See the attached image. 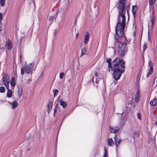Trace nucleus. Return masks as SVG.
<instances>
[{"label":"nucleus","mask_w":157,"mask_h":157,"mask_svg":"<svg viewBox=\"0 0 157 157\" xmlns=\"http://www.w3.org/2000/svg\"><path fill=\"white\" fill-rule=\"evenodd\" d=\"M78 35H79L78 33H77L76 34V39L78 37Z\"/></svg>","instance_id":"ea45409f"},{"label":"nucleus","mask_w":157,"mask_h":157,"mask_svg":"<svg viewBox=\"0 0 157 157\" xmlns=\"http://www.w3.org/2000/svg\"><path fill=\"white\" fill-rule=\"evenodd\" d=\"M3 82L7 81V80H9L7 79V78H6L7 77V75L6 74H5V73L4 74V73H3Z\"/></svg>","instance_id":"aec40b11"},{"label":"nucleus","mask_w":157,"mask_h":157,"mask_svg":"<svg viewBox=\"0 0 157 157\" xmlns=\"http://www.w3.org/2000/svg\"><path fill=\"white\" fill-rule=\"evenodd\" d=\"M58 90L56 89H54L53 90V92L54 93V97L56 96V94L58 92Z\"/></svg>","instance_id":"393cba45"},{"label":"nucleus","mask_w":157,"mask_h":157,"mask_svg":"<svg viewBox=\"0 0 157 157\" xmlns=\"http://www.w3.org/2000/svg\"><path fill=\"white\" fill-rule=\"evenodd\" d=\"M126 2V0H120L119 1L118 6L119 13L118 17V22L116 29V34L119 37H121L124 34L126 19L125 16L126 13L125 4Z\"/></svg>","instance_id":"f257e3e1"},{"label":"nucleus","mask_w":157,"mask_h":157,"mask_svg":"<svg viewBox=\"0 0 157 157\" xmlns=\"http://www.w3.org/2000/svg\"><path fill=\"white\" fill-rule=\"evenodd\" d=\"M34 62H32L29 64H27L26 62H25L24 67H22L21 69V74L22 75H23L24 73L25 72L27 74L31 73H32V70L34 67Z\"/></svg>","instance_id":"20e7f679"},{"label":"nucleus","mask_w":157,"mask_h":157,"mask_svg":"<svg viewBox=\"0 0 157 157\" xmlns=\"http://www.w3.org/2000/svg\"><path fill=\"white\" fill-rule=\"evenodd\" d=\"M31 79H29L28 80V82H31Z\"/></svg>","instance_id":"79ce46f5"},{"label":"nucleus","mask_w":157,"mask_h":157,"mask_svg":"<svg viewBox=\"0 0 157 157\" xmlns=\"http://www.w3.org/2000/svg\"><path fill=\"white\" fill-rule=\"evenodd\" d=\"M108 145L110 146H113L114 145L113 141L112 139H109L108 141Z\"/></svg>","instance_id":"dca6fc26"},{"label":"nucleus","mask_w":157,"mask_h":157,"mask_svg":"<svg viewBox=\"0 0 157 157\" xmlns=\"http://www.w3.org/2000/svg\"><path fill=\"white\" fill-rule=\"evenodd\" d=\"M105 153L103 157H107V152L106 151V148L105 147Z\"/></svg>","instance_id":"473e14b6"},{"label":"nucleus","mask_w":157,"mask_h":157,"mask_svg":"<svg viewBox=\"0 0 157 157\" xmlns=\"http://www.w3.org/2000/svg\"><path fill=\"white\" fill-rule=\"evenodd\" d=\"M155 0H149V5L150 6L153 5L155 2Z\"/></svg>","instance_id":"412c9836"},{"label":"nucleus","mask_w":157,"mask_h":157,"mask_svg":"<svg viewBox=\"0 0 157 157\" xmlns=\"http://www.w3.org/2000/svg\"><path fill=\"white\" fill-rule=\"evenodd\" d=\"M5 90V87L3 86H1L0 87V92L3 93L4 92Z\"/></svg>","instance_id":"5701e85b"},{"label":"nucleus","mask_w":157,"mask_h":157,"mask_svg":"<svg viewBox=\"0 0 157 157\" xmlns=\"http://www.w3.org/2000/svg\"><path fill=\"white\" fill-rule=\"evenodd\" d=\"M115 143L117 147L120 143V142L121 141V139L118 137H117L116 136L114 137Z\"/></svg>","instance_id":"9d476101"},{"label":"nucleus","mask_w":157,"mask_h":157,"mask_svg":"<svg viewBox=\"0 0 157 157\" xmlns=\"http://www.w3.org/2000/svg\"><path fill=\"white\" fill-rule=\"evenodd\" d=\"M42 75H40V77H41V78H42Z\"/></svg>","instance_id":"a18cd8bd"},{"label":"nucleus","mask_w":157,"mask_h":157,"mask_svg":"<svg viewBox=\"0 0 157 157\" xmlns=\"http://www.w3.org/2000/svg\"><path fill=\"white\" fill-rule=\"evenodd\" d=\"M148 66L149 67L152 66V63L151 61H149L148 62Z\"/></svg>","instance_id":"2f4dec72"},{"label":"nucleus","mask_w":157,"mask_h":157,"mask_svg":"<svg viewBox=\"0 0 157 157\" xmlns=\"http://www.w3.org/2000/svg\"><path fill=\"white\" fill-rule=\"evenodd\" d=\"M140 96V91L138 90L137 91L136 94L135 96V100L136 102H138L139 101Z\"/></svg>","instance_id":"1a4fd4ad"},{"label":"nucleus","mask_w":157,"mask_h":157,"mask_svg":"<svg viewBox=\"0 0 157 157\" xmlns=\"http://www.w3.org/2000/svg\"><path fill=\"white\" fill-rule=\"evenodd\" d=\"M57 105H58L57 104H56V108H55V110H54V114H53V116L54 117L55 116V114L56 113L57 109L58 108V107H57Z\"/></svg>","instance_id":"c85d7f7f"},{"label":"nucleus","mask_w":157,"mask_h":157,"mask_svg":"<svg viewBox=\"0 0 157 157\" xmlns=\"http://www.w3.org/2000/svg\"><path fill=\"white\" fill-rule=\"evenodd\" d=\"M15 67V70L16 71V68H17V66H16V65L15 63H14L13 64V68Z\"/></svg>","instance_id":"e433bc0d"},{"label":"nucleus","mask_w":157,"mask_h":157,"mask_svg":"<svg viewBox=\"0 0 157 157\" xmlns=\"http://www.w3.org/2000/svg\"><path fill=\"white\" fill-rule=\"evenodd\" d=\"M90 36L89 33L88 32H86L85 33V35L84 37V43L85 44H87L88 41L89 40Z\"/></svg>","instance_id":"39448f33"},{"label":"nucleus","mask_w":157,"mask_h":157,"mask_svg":"<svg viewBox=\"0 0 157 157\" xmlns=\"http://www.w3.org/2000/svg\"><path fill=\"white\" fill-rule=\"evenodd\" d=\"M2 14L0 13V21L2 19Z\"/></svg>","instance_id":"4c0bfd02"},{"label":"nucleus","mask_w":157,"mask_h":157,"mask_svg":"<svg viewBox=\"0 0 157 157\" xmlns=\"http://www.w3.org/2000/svg\"><path fill=\"white\" fill-rule=\"evenodd\" d=\"M153 84L155 85V86L157 85V77H156L154 80Z\"/></svg>","instance_id":"b1692460"},{"label":"nucleus","mask_w":157,"mask_h":157,"mask_svg":"<svg viewBox=\"0 0 157 157\" xmlns=\"http://www.w3.org/2000/svg\"><path fill=\"white\" fill-rule=\"evenodd\" d=\"M8 90L7 96L8 98H10L12 96V91L10 89H8Z\"/></svg>","instance_id":"a211bd4d"},{"label":"nucleus","mask_w":157,"mask_h":157,"mask_svg":"<svg viewBox=\"0 0 157 157\" xmlns=\"http://www.w3.org/2000/svg\"><path fill=\"white\" fill-rule=\"evenodd\" d=\"M6 46L7 47L8 50H10L12 48V43L10 40H9L6 42Z\"/></svg>","instance_id":"6e6552de"},{"label":"nucleus","mask_w":157,"mask_h":157,"mask_svg":"<svg viewBox=\"0 0 157 157\" xmlns=\"http://www.w3.org/2000/svg\"><path fill=\"white\" fill-rule=\"evenodd\" d=\"M5 86L7 89H9V81L7 80V81L4 82Z\"/></svg>","instance_id":"6ab92c4d"},{"label":"nucleus","mask_w":157,"mask_h":157,"mask_svg":"<svg viewBox=\"0 0 157 157\" xmlns=\"http://www.w3.org/2000/svg\"><path fill=\"white\" fill-rule=\"evenodd\" d=\"M150 71H151L153 72V68L152 67V66L151 67H150Z\"/></svg>","instance_id":"c9c22d12"},{"label":"nucleus","mask_w":157,"mask_h":157,"mask_svg":"<svg viewBox=\"0 0 157 157\" xmlns=\"http://www.w3.org/2000/svg\"><path fill=\"white\" fill-rule=\"evenodd\" d=\"M4 0H0V5L2 6H3L4 5Z\"/></svg>","instance_id":"bb28decb"},{"label":"nucleus","mask_w":157,"mask_h":157,"mask_svg":"<svg viewBox=\"0 0 157 157\" xmlns=\"http://www.w3.org/2000/svg\"><path fill=\"white\" fill-rule=\"evenodd\" d=\"M95 75L96 77H98V74L97 72H95Z\"/></svg>","instance_id":"58836bf2"},{"label":"nucleus","mask_w":157,"mask_h":157,"mask_svg":"<svg viewBox=\"0 0 157 157\" xmlns=\"http://www.w3.org/2000/svg\"><path fill=\"white\" fill-rule=\"evenodd\" d=\"M10 84L11 86L14 87L15 85V82L14 78H12L10 81Z\"/></svg>","instance_id":"f3484780"},{"label":"nucleus","mask_w":157,"mask_h":157,"mask_svg":"<svg viewBox=\"0 0 157 157\" xmlns=\"http://www.w3.org/2000/svg\"><path fill=\"white\" fill-rule=\"evenodd\" d=\"M53 105V103L51 102H49L47 106V110L48 113H49L50 112L51 110Z\"/></svg>","instance_id":"ddd939ff"},{"label":"nucleus","mask_w":157,"mask_h":157,"mask_svg":"<svg viewBox=\"0 0 157 157\" xmlns=\"http://www.w3.org/2000/svg\"><path fill=\"white\" fill-rule=\"evenodd\" d=\"M53 18V16H50L49 17V21H52Z\"/></svg>","instance_id":"72a5a7b5"},{"label":"nucleus","mask_w":157,"mask_h":157,"mask_svg":"<svg viewBox=\"0 0 157 157\" xmlns=\"http://www.w3.org/2000/svg\"><path fill=\"white\" fill-rule=\"evenodd\" d=\"M23 94L22 88L21 86H19L18 88V96L21 98V96Z\"/></svg>","instance_id":"9b49d317"},{"label":"nucleus","mask_w":157,"mask_h":157,"mask_svg":"<svg viewBox=\"0 0 157 157\" xmlns=\"http://www.w3.org/2000/svg\"><path fill=\"white\" fill-rule=\"evenodd\" d=\"M30 150V149H28V151H29V150Z\"/></svg>","instance_id":"49530a36"},{"label":"nucleus","mask_w":157,"mask_h":157,"mask_svg":"<svg viewBox=\"0 0 157 157\" xmlns=\"http://www.w3.org/2000/svg\"><path fill=\"white\" fill-rule=\"evenodd\" d=\"M138 118L140 120H141V114L140 113H138L137 114Z\"/></svg>","instance_id":"7c9ffc66"},{"label":"nucleus","mask_w":157,"mask_h":157,"mask_svg":"<svg viewBox=\"0 0 157 157\" xmlns=\"http://www.w3.org/2000/svg\"><path fill=\"white\" fill-rule=\"evenodd\" d=\"M155 125H156V126H157V121H156L155 122Z\"/></svg>","instance_id":"37998d69"},{"label":"nucleus","mask_w":157,"mask_h":157,"mask_svg":"<svg viewBox=\"0 0 157 157\" xmlns=\"http://www.w3.org/2000/svg\"><path fill=\"white\" fill-rule=\"evenodd\" d=\"M114 45L115 48L117 47V52L120 56H123L127 53L128 46L126 43H121L116 39Z\"/></svg>","instance_id":"7ed1b4c3"},{"label":"nucleus","mask_w":157,"mask_h":157,"mask_svg":"<svg viewBox=\"0 0 157 157\" xmlns=\"http://www.w3.org/2000/svg\"><path fill=\"white\" fill-rule=\"evenodd\" d=\"M20 62H21V60H22L21 55H20Z\"/></svg>","instance_id":"a19ab883"},{"label":"nucleus","mask_w":157,"mask_h":157,"mask_svg":"<svg viewBox=\"0 0 157 157\" xmlns=\"http://www.w3.org/2000/svg\"><path fill=\"white\" fill-rule=\"evenodd\" d=\"M137 6H132V11L133 15V16L135 17L136 16V11Z\"/></svg>","instance_id":"4468645a"},{"label":"nucleus","mask_w":157,"mask_h":157,"mask_svg":"<svg viewBox=\"0 0 157 157\" xmlns=\"http://www.w3.org/2000/svg\"><path fill=\"white\" fill-rule=\"evenodd\" d=\"M64 74L63 72L61 73L59 75V78L60 79H62L63 77Z\"/></svg>","instance_id":"a878e982"},{"label":"nucleus","mask_w":157,"mask_h":157,"mask_svg":"<svg viewBox=\"0 0 157 157\" xmlns=\"http://www.w3.org/2000/svg\"><path fill=\"white\" fill-rule=\"evenodd\" d=\"M147 48V44L146 43H144L143 46V51H144Z\"/></svg>","instance_id":"cd10ccee"},{"label":"nucleus","mask_w":157,"mask_h":157,"mask_svg":"<svg viewBox=\"0 0 157 157\" xmlns=\"http://www.w3.org/2000/svg\"><path fill=\"white\" fill-rule=\"evenodd\" d=\"M153 18H154V20H155V17H153Z\"/></svg>","instance_id":"c03bdc74"},{"label":"nucleus","mask_w":157,"mask_h":157,"mask_svg":"<svg viewBox=\"0 0 157 157\" xmlns=\"http://www.w3.org/2000/svg\"><path fill=\"white\" fill-rule=\"evenodd\" d=\"M155 21V20H154V18H153L152 20L151 21V23H152V26L153 25Z\"/></svg>","instance_id":"f704fd0d"},{"label":"nucleus","mask_w":157,"mask_h":157,"mask_svg":"<svg viewBox=\"0 0 157 157\" xmlns=\"http://www.w3.org/2000/svg\"><path fill=\"white\" fill-rule=\"evenodd\" d=\"M8 103L12 106L11 108L12 109H15L18 105L17 102L15 101H14L13 102L8 101Z\"/></svg>","instance_id":"0eeeda50"},{"label":"nucleus","mask_w":157,"mask_h":157,"mask_svg":"<svg viewBox=\"0 0 157 157\" xmlns=\"http://www.w3.org/2000/svg\"><path fill=\"white\" fill-rule=\"evenodd\" d=\"M152 73V72L149 71L147 74L146 77L148 78Z\"/></svg>","instance_id":"c756f323"},{"label":"nucleus","mask_w":157,"mask_h":157,"mask_svg":"<svg viewBox=\"0 0 157 157\" xmlns=\"http://www.w3.org/2000/svg\"><path fill=\"white\" fill-rule=\"evenodd\" d=\"M150 105L151 106H155L157 105V100L155 98L151 100L150 102Z\"/></svg>","instance_id":"f8f14e48"},{"label":"nucleus","mask_w":157,"mask_h":157,"mask_svg":"<svg viewBox=\"0 0 157 157\" xmlns=\"http://www.w3.org/2000/svg\"><path fill=\"white\" fill-rule=\"evenodd\" d=\"M110 131L112 133H115L118 132L119 128L118 127H114L113 128L109 126Z\"/></svg>","instance_id":"423d86ee"},{"label":"nucleus","mask_w":157,"mask_h":157,"mask_svg":"<svg viewBox=\"0 0 157 157\" xmlns=\"http://www.w3.org/2000/svg\"><path fill=\"white\" fill-rule=\"evenodd\" d=\"M86 52V49L85 48H83L82 50L81 55L80 57L85 54Z\"/></svg>","instance_id":"4be33fe9"},{"label":"nucleus","mask_w":157,"mask_h":157,"mask_svg":"<svg viewBox=\"0 0 157 157\" xmlns=\"http://www.w3.org/2000/svg\"><path fill=\"white\" fill-rule=\"evenodd\" d=\"M60 105L64 108H65L67 106V103L63 101L62 99L60 100Z\"/></svg>","instance_id":"2eb2a0df"},{"label":"nucleus","mask_w":157,"mask_h":157,"mask_svg":"<svg viewBox=\"0 0 157 157\" xmlns=\"http://www.w3.org/2000/svg\"><path fill=\"white\" fill-rule=\"evenodd\" d=\"M112 59L107 58L106 61L108 63V67L113 71V76L114 78L117 80L125 70V62L120 58H115L111 63Z\"/></svg>","instance_id":"f03ea898"}]
</instances>
